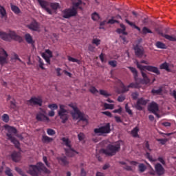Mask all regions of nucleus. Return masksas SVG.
Listing matches in <instances>:
<instances>
[{
  "instance_id": "obj_1",
  "label": "nucleus",
  "mask_w": 176,
  "mask_h": 176,
  "mask_svg": "<svg viewBox=\"0 0 176 176\" xmlns=\"http://www.w3.org/2000/svg\"><path fill=\"white\" fill-rule=\"evenodd\" d=\"M136 65L138 68L141 71L142 76L143 79L141 80V83L142 85H148V83L151 82V79L148 78V76L146 74L144 71L146 69V71H148L149 72H153V74H155L156 75H160V71L159 70V68L155 67V66H144L141 64H140V62H136Z\"/></svg>"
},
{
  "instance_id": "obj_2",
  "label": "nucleus",
  "mask_w": 176,
  "mask_h": 176,
  "mask_svg": "<svg viewBox=\"0 0 176 176\" xmlns=\"http://www.w3.org/2000/svg\"><path fill=\"white\" fill-rule=\"evenodd\" d=\"M42 171L45 174H50V170L45 166L43 163L38 162L36 165H29L27 173L32 176H39V173Z\"/></svg>"
},
{
  "instance_id": "obj_3",
  "label": "nucleus",
  "mask_w": 176,
  "mask_h": 176,
  "mask_svg": "<svg viewBox=\"0 0 176 176\" xmlns=\"http://www.w3.org/2000/svg\"><path fill=\"white\" fill-rule=\"evenodd\" d=\"M69 107H70V108H72L73 111H74V113L72 114L73 118H74L75 115H76L78 116V119H79L78 123H80V122H83V124H82V127H85L87 126V124H89V116L85 114V113L80 111L76 104L71 103L69 104Z\"/></svg>"
},
{
  "instance_id": "obj_4",
  "label": "nucleus",
  "mask_w": 176,
  "mask_h": 176,
  "mask_svg": "<svg viewBox=\"0 0 176 176\" xmlns=\"http://www.w3.org/2000/svg\"><path fill=\"white\" fill-rule=\"evenodd\" d=\"M0 38L6 42H11L13 41H17L18 42H23V38L15 32H10L9 33H6L5 32L0 31Z\"/></svg>"
},
{
  "instance_id": "obj_5",
  "label": "nucleus",
  "mask_w": 176,
  "mask_h": 176,
  "mask_svg": "<svg viewBox=\"0 0 176 176\" xmlns=\"http://www.w3.org/2000/svg\"><path fill=\"white\" fill-rule=\"evenodd\" d=\"M7 129L8 131V133L6 134L8 140H10V141L14 144V146L17 149H20V142H19V140H17V139L13 136L14 134H17V129L9 125H7Z\"/></svg>"
},
{
  "instance_id": "obj_6",
  "label": "nucleus",
  "mask_w": 176,
  "mask_h": 176,
  "mask_svg": "<svg viewBox=\"0 0 176 176\" xmlns=\"http://www.w3.org/2000/svg\"><path fill=\"white\" fill-rule=\"evenodd\" d=\"M120 150V144L117 143L116 145L109 144L106 149H102L101 152L107 156H115Z\"/></svg>"
},
{
  "instance_id": "obj_7",
  "label": "nucleus",
  "mask_w": 176,
  "mask_h": 176,
  "mask_svg": "<svg viewBox=\"0 0 176 176\" xmlns=\"http://www.w3.org/2000/svg\"><path fill=\"white\" fill-rule=\"evenodd\" d=\"M61 141H63L65 146H67V148H69L65 149L67 156L72 157V156L75 155V153H78V152L72 148V146H71V140H69V139L67 138H63L61 139Z\"/></svg>"
},
{
  "instance_id": "obj_8",
  "label": "nucleus",
  "mask_w": 176,
  "mask_h": 176,
  "mask_svg": "<svg viewBox=\"0 0 176 176\" xmlns=\"http://www.w3.org/2000/svg\"><path fill=\"white\" fill-rule=\"evenodd\" d=\"M95 134H98L99 135H104V134H109L111 133V124L109 123L106 124L104 126H100L99 128H96L94 130Z\"/></svg>"
},
{
  "instance_id": "obj_9",
  "label": "nucleus",
  "mask_w": 176,
  "mask_h": 176,
  "mask_svg": "<svg viewBox=\"0 0 176 176\" xmlns=\"http://www.w3.org/2000/svg\"><path fill=\"white\" fill-rule=\"evenodd\" d=\"M59 108L58 115L60 119H61L62 123H67V120H68V111L65 109V106L63 104H60Z\"/></svg>"
},
{
  "instance_id": "obj_10",
  "label": "nucleus",
  "mask_w": 176,
  "mask_h": 176,
  "mask_svg": "<svg viewBox=\"0 0 176 176\" xmlns=\"http://www.w3.org/2000/svg\"><path fill=\"white\" fill-rule=\"evenodd\" d=\"M133 50L135 52V55L138 58H145L146 57V54H145V50H144V47L138 44H136L133 45Z\"/></svg>"
},
{
  "instance_id": "obj_11",
  "label": "nucleus",
  "mask_w": 176,
  "mask_h": 176,
  "mask_svg": "<svg viewBox=\"0 0 176 176\" xmlns=\"http://www.w3.org/2000/svg\"><path fill=\"white\" fill-rule=\"evenodd\" d=\"M120 82V87L122 89V93H126L129 91V89H139L140 88V84L138 82H131L129 84V85L126 86L124 84L119 80Z\"/></svg>"
},
{
  "instance_id": "obj_12",
  "label": "nucleus",
  "mask_w": 176,
  "mask_h": 176,
  "mask_svg": "<svg viewBox=\"0 0 176 176\" xmlns=\"http://www.w3.org/2000/svg\"><path fill=\"white\" fill-rule=\"evenodd\" d=\"M62 14L63 19H70V17H74V16H76V14H78V11L75 8H67L62 12Z\"/></svg>"
},
{
  "instance_id": "obj_13",
  "label": "nucleus",
  "mask_w": 176,
  "mask_h": 176,
  "mask_svg": "<svg viewBox=\"0 0 176 176\" xmlns=\"http://www.w3.org/2000/svg\"><path fill=\"white\" fill-rule=\"evenodd\" d=\"M148 110L149 111V112H151V113L155 115L157 118H160V115L157 113V112L159 111V105L156 102H152L148 105Z\"/></svg>"
},
{
  "instance_id": "obj_14",
  "label": "nucleus",
  "mask_w": 176,
  "mask_h": 176,
  "mask_svg": "<svg viewBox=\"0 0 176 176\" xmlns=\"http://www.w3.org/2000/svg\"><path fill=\"white\" fill-rule=\"evenodd\" d=\"M8 56L9 54H8V52L4 49H0V65L3 66L5 64H8Z\"/></svg>"
},
{
  "instance_id": "obj_15",
  "label": "nucleus",
  "mask_w": 176,
  "mask_h": 176,
  "mask_svg": "<svg viewBox=\"0 0 176 176\" xmlns=\"http://www.w3.org/2000/svg\"><path fill=\"white\" fill-rule=\"evenodd\" d=\"M28 28L31 30V31L39 32L41 31V24L36 21L34 20L29 25H28Z\"/></svg>"
},
{
  "instance_id": "obj_16",
  "label": "nucleus",
  "mask_w": 176,
  "mask_h": 176,
  "mask_svg": "<svg viewBox=\"0 0 176 176\" xmlns=\"http://www.w3.org/2000/svg\"><path fill=\"white\" fill-rule=\"evenodd\" d=\"M28 102L30 104L29 105H31L32 107H34V105H38V107H42V102H43V101L41 98L34 97L29 100Z\"/></svg>"
},
{
  "instance_id": "obj_17",
  "label": "nucleus",
  "mask_w": 176,
  "mask_h": 176,
  "mask_svg": "<svg viewBox=\"0 0 176 176\" xmlns=\"http://www.w3.org/2000/svg\"><path fill=\"white\" fill-rule=\"evenodd\" d=\"M146 104H148V100H145L144 98H140L138 100L135 107L138 111H142L144 108L141 105H146Z\"/></svg>"
},
{
  "instance_id": "obj_18",
  "label": "nucleus",
  "mask_w": 176,
  "mask_h": 176,
  "mask_svg": "<svg viewBox=\"0 0 176 176\" xmlns=\"http://www.w3.org/2000/svg\"><path fill=\"white\" fill-rule=\"evenodd\" d=\"M38 2L40 5V6L46 10L47 12H48V14H53V12H52V10L49 8L47 6H49V2L45 1V0H38Z\"/></svg>"
},
{
  "instance_id": "obj_19",
  "label": "nucleus",
  "mask_w": 176,
  "mask_h": 176,
  "mask_svg": "<svg viewBox=\"0 0 176 176\" xmlns=\"http://www.w3.org/2000/svg\"><path fill=\"white\" fill-rule=\"evenodd\" d=\"M11 159L13 162H17L21 160V153L20 152L14 151L11 154Z\"/></svg>"
},
{
  "instance_id": "obj_20",
  "label": "nucleus",
  "mask_w": 176,
  "mask_h": 176,
  "mask_svg": "<svg viewBox=\"0 0 176 176\" xmlns=\"http://www.w3.org/2000/svg\"><path fill=\"white\" fill-rule=\"evenodd\" d=\"M38 122H49V118L42 113H38L36 116Z\"/></svg>"
},
{
  "instance_id": "obj_21",
  "label": "nucleus",
  "mask_w": 176,
  "mask_h": 176,
  "mask_svg": "<svg viewBox=\"0 0 176 176\" xmlns=\"http://www.w3.org/2000/svg\"><path fill=\"white\" fill-rule=\"evenodd\" d=\"M155 170L157 175H163V174H164V168L160 163H157L155 165Z\"/></svg>"
},
{
  "instance_id": "obj_22",
  "label": "nucleus",
  "mask_w": 176,
  "mask_h": 176,
  "mask_svg": "<svg viewBox=\"0 0 176 176\" xmlns=\"http://www.w3.org/2000/svg\"><path fill=\"white\" fill-rule=\"evenodd\" d=\"M82 5H83L84 6L85 5H86V3H84L83 1H82V0H75L73 3V6H74V8H77V9H80V10H82L83 9Z\"/></svg>"
},
{
  "instance_id": "obj_23",
  "label": "nucleus",
  "mask_w": 176,
  "mask_h": 176,
  "mask_svg": "<svg viewBox=\"0 0 176 176\" xmlns=\"http://www.w3.org/2000/svg\"><path fill=\"white\" fill-rule=\"evenodd\" d=\"M120 27L121 28H118L116 32L118 34H122V35H127L128 33L126 32V26L123 23H121L120 24Z\"/></svg>"
},
{
  "instance_id": "obj_24",
  "label": "nucleus",
  "mask_w": 176,
  "mask_h": 176,
  "mask_svg": "<svg viewBox=\"0 0 176 176\" xmlns=\"http://www.w3.org/2000/svg\"><path fill=\"white\" fill-rule=\"evenodd\" d=\"M0 17L1 19H8V13L3 6L0 5Z\"/></svg>"
},
{
  "instance_id": "obj_25",
  "label": "nucleus",
  "mask_w": 176,
  "mask_h": 176,
  "mask_svg": "<svg viewBox=\"0 0 176 176\" xmlns=\"http://www.w3.org/2000/svg\"><path fill=\"white\" fill-rule=\"evenodd\" d=\"M160 35L162 36L163 38H165V39H167L168 41H170V42H176V38L174 36H170V35L166 34L163 32H160Z\"/></svg>"
},
{
  "instance_id": "obj_26",
  "label": "nucleus",
  "mask_w": 176,
  "mask_h": 176,
  "mask_svg": "<svg viewBox=\"0 0 176 176\" xmlns=\"http://www.w3.org/2000/svg\"><path fill=\"white\" fill-rule=\"evenodd\" d=\"M58 163L61 164L62 166H67L69 164V162L68 160H67V157H60L57 158Z\"/></svg>"
},
{
  "instance_id": "obj_27",
  "label": "nucleus",
  "mask_w": 176,
  "mask_h": 176,
  "mask_svg": "<svg viewBox=\"0 0 176 176\" xmlns=\"http://www.w3.org/2000/svg\"><path fill=\"white\" fill-rule=\"evenodd\" d=\"M25 39L29 45H32V46H34V43H35V42L34 41V39H32V36H31V34H26L25 35Z\"/></svg>"
},
{
  "instance_id": "obj_28",
  "label": "nucleus",
  "mask_w": 176,
  "mask_h": 176,
  "mask_svg": "<svg viewBox=\"0 0 176 176\" xmlns=\"http://www.w3.org/2000/svg\"><path fill=\"white\" fill-rule=\"evenodd\" d=\"M125 22L126 23V24H129V25H130L133 28H135V30H138L139 32H141V28L137 26L135 24H134V23L129 21V19H125Z\"/></svg>"
},
{
  "instance_id": "obj_29",
  "label": "nucleus",
  "mask_w": 176,
  "mask_h": 176,
  "mask_svg": "<svg viewBox=\"0 0 176 176\" xmlns=\"http://www.w3.org/2000/svg\"><path fill=\"white\" fill-rule=\"evenodd\" d=\"M52 141H53V138L47 135L42 136V142H43V144H50V142H52Z\"/></svg>"
},
{
  "instance_id": "obj_30",
  "label": "nucleus",
  "mask_w": 176,
  "mask_h": 176,
  "mask_svg": "<svg viewBox=\"0 0 176 176\" xmlns=\"http://www.w3.org/2000/svg\"><path fill=\"white\" fill-rule=\"evenodd\" d=\"M128 68L133 74L135 80H137V78H138V72L137 71V69L133 67H128Z\"/></svg>"
},
{
  "instance_id": "obj_31",
  "label": "nucleus",
  "mask_w": 176,
  "mask_h": 176,
  "mask_svg": "<svg viewBox=\"0 0 176 176\" xmlns=\"http://www.w3.org/2000/svg\"><path fill=\"white\" fill-rule=\"evenodd\" d=\"M138 131H140V129H138V126H135L131 131L132 137H134V138H138V137H140V135H138Z\"/></svg>"
},
{
  "instance_id": "obj_32",
  "label": "nucleus",
  "mask_w": 176,
  "mask_h": 176,
  "mask_svg": "<svg viewBox=\"0 0 176 176\" xmlns=\"http://www.w3.org/2000/svg\"><path fill=\"white\" fill-rule=\"evenodd\" d=\"M11 6V10H12L14 12V13H15V14H19V13H20V8H19V7H17V6H14L13 4H10Z\"/></svg>"
},
{
  "instance_id": "obj_33",
  "label": "nucleus",
  "mask_w": 176,
  "mask_h": 176,
  "mask_svg": "<svg viewBox=\"0 0 176 176\" xmlns=\"http://www.w3.org/2000/svg\"><path fill=\"white\" fill-rule=\"evenodd\" d=\"M155 45L157 47V49H167V46L166 45V44L160 41H157L155 43Z\"/></svg>"
},
{
  "instance_id": "obj_34",
  "label": "nucleus",
  "mask_w": 176,
  "mask_h": 176,
  "mask_svg": "<svg viewBox=\"0 0 176 176\" xmlns=\"http://www.w3.org/2000/svg\"><path fill=\"white\" fill-rule=\"evenodd\" d=\"M160 69H165L168 72H170V67H168V64L167 63H164L160 66Z\"/></svg>"
},
{
  "instance_id": "obj_35",
  "label": "nucleus",
  "mask_w": 176,
  "mask_h": 176,
  "mask_svg": "<svg viewBox=\"0 0 176 176\" xmlns=\"http://www.w3.org/2000/svg\"><path fill=\"white\" fill-rule=\"evenodd\" d=\"M67 60H68V61H70L71 63H77V64L80 65V61L78 59L73 58L70 56H67Z\"/></svg>"
},
{
  "instance_id": "obj_36",
  "label": "nucleus",
  "mask_w": 176,
  "mask_h": 176,
  "mask_svg": "<svg viewBox=\"0 0 176 176\" xmlns=\"http://www.w3.org/2000/svg\"><path fill=\"white\" fill-rule=\"evenodd\" d=\"M99 93H100V96H103V97H105L106 98L108 97H110V96H111L110 94H108V92L107 91L103 90V89H100L99 91Z\"/></svg>"
},
{
  "instance_id": "obj_37",
  "label": "nucleus",
  "mask_w": 176,
  "mask_h": 176,
  "mask_svg": "<svg viewBox=\"0 0 176 176\" xmlns=\"http://www.w3.org/2000/svg\"><path fill=\"white\" fill-rule=\"evenodd\" d=\"M162 91H163V88L162 87H160L158 89H153L151 90L152 94H157V95L160 94Z\"/></svg>"
},
{
  "instance_id": "obj_38",
  "label": "nucleus",
  "mask_w": 176,
  "mask_h": 176,
  "mask_svg": "<svg viewBox=\"0 0 176 176\" xmlns=\"http://www.w3.org/2000/svg\"><path fill=\"white\" fill-rule=\"evenodd\" d=\"M10 108L11 109H16V108H17V105L16 104V100L12 99V100L10 102Z\"/></svg>"
},
{
  "instance_id": "obj_39",
  "label": "nucleus",
  "mask_w": 176,
  "mask_h": 176,
  "mask_svg": "<svg viewBox=\"0 0 176 176\" xmlns=\"http://www.w3.org/2000/svg\"><path fill=\"white\" fill-rule=\"evenodd\" d=\"M50 8L53 9V10H57V9L60 8V4L58 3H51Z\"/></svg>"
},
{
  "instance_id": "obj_40",
  "label": "nucleus",
  "mask_w": 176,
  "mask_h": 176,
  "mask_svg": "<svg viewBox=\"0 0 176 176\" xmlns=\"http://www.w3.org/2000/svg\"><path fill=\"white\" fill-rule=\"evenodd\" d=\"M138 170H139L140 173H144V171H145V170H146V166L144 164H140L138 165Z\"/></svg>"
},
{
  "instance_id": "obj_41",
  "label": "nucleus",
  "mask_w": 176,
  "mask_h": 176,
  "mask_svg": "<svg viewBox=\"0 0 176 176\" xmlns=\"http://www.w3.org/2000/svg\"><path fill=\"white\" fill-rule=\"evenodd\" d=\"M1 120H3V122H4L5 123H8L9 122V115L4 113L1 116Z\"/></svg>"
},
{
  "instance_id": "obj_42",
  "label": "nucleus",
  "mask_w": 176,
  "mask_h": 176,
  "mask_svg": "<svg viewBox=\"0 0 176 176\" xmlns=\"http://www.w3.org/2000/svg\"><path fill=\"white\" fill-rule=\"evenodd\" d=\"M104 108H105V109H113V108H115V105L112 104L104 103Z\"/></svg>"
},
{
  "instance_id": "obj_43",
  "label": "nucleus",
  "mask_w": 176,
  "mask_h": 176,
  "mask_svg": "<svg viewBox=\"0 0 176 176\" xmlns=\"http://www.w3.org/2000/svg\"><path fill=\"white\" fill-rule=\"evenodd\" d=\"M142 34H144V35H146V34H152V32H151V30H149L148 28H146V27H144L143 28H142Z\"/></svg>"
},
{
  "instance_id": "obj_44",
  "label": "nucleus",
  "mask_w": 176,
  "mask_h": 176,
  "mask_svg": "<svg viewBox=\"0 0 176 176\" xmlns=\"http://www.w3.org/2000/svg\"><path fill=\"white\" fill-rule=\"evenodd\" d=\"M92 44L96 45V46H100V45L101 44V40L98 38H93Z\"/></svg>"
},
{
  "instance_id": "obj_45",
  "label": "nucleus",
  "mask_w": 176,
  "mask_h": 176,
  "mask_svg": "<svg viewBox=\"0 0 176 176\" xmlns=\"http://www.w3.org/2000/svg\"><path fill=\"white\" fill-rule=\"evenodd\" d=\"M91 19H92V20H94V21H97V20H98L100 19V15H98V14H97V12H94L91 14Z\"/></svg>"
},
{
  "instance_id": "obj_46",
  "label": "nucleus",
  "mask_w": 176,
  "mask_h": 176,
  "mask_svg": "<svg viewBox=\"0 0 176 176\" xmlns=\"http://www.w3.org/2000/svg\"><path fill=\"white\" fill-rule=\"evenodd\" d=\"M125 111L127 113H129V115H133V111L130 109V107H129L128 104H125Z\"/></svg>"
},
{
  "instance_id": "obj_47",
  "label": "nucleus",
  "mask_w": 176,
  "mask_h": 176,
  "mask_svg": "<svg viewBox=\"0 0 176 176\" xmlns=\"http://www.w3.org/2000/svg\"><path fill=\"white\" fill-rule=\"evenodd\" d=\"M47 133L48 134V135H54L56 134V131L52 129H47Z\"/></svg>"
},
{
  "instance_id": "obj_48",
  "label": "nucleus",
  "mask_w": 176,
  "mask_h": 176,
  "mask_svg": "<svg viewBox=\"0 0 176 176\" xmlns=\"http://www.w3.org/2000/svg\"><path fill=\"white\" fill-rule=\"evenodd\" d=\"M109 65H110L113 68H115L118 65V62L116 60H110L109 61Z\"/></svg>"
},
{
  "instance_id": "obj_49",
  "label": "nucleus",
  "mask_w": 176,
  "mask_h": 176,
  "mask_svg": "<svg viewBox=\"0 0 176 176\" xmlns=\"http://www.w3.org/2000/svg\"><path fill=\"white\" fill-rule=\"evenodd\" d=\"M146 157L147 159H148V160H150V162H155L156 160H153V158L152 157V155H151V154L148 152L146 153Z\"/></svg>"
},
{
  "instance_id": "obj_50",
  "label": "nucleus",
  "mask_w": 176,
  "mask_h": 176,
  "mask_svg": "<svg viewBox=\"0 0 176 176\" xmlns=\"http://www.w3.org/2000/svg\"><path fill=\"white\" fill-rule=\"evenodd\" d=\"M89 91H90V93H92V94H96L98 93V91L97 90L96 87H91L89 89Z\"/></svg>"
},
{
  "instance_id": "obj_51",
  "label": "nucleus",
  "mask_w": 176,
  "mask_h": 176,
  "mask_svg": "<svg viewBox=\"0 0 176 176\" xmlns=\"http://www.w3.org/2000/svg\"><path fill=\"white\" fill-rule=\"evenodd\" d=\"M42 56L45 60L46 63H47V64H50V58H52L50 56H47L45 54H43Z\"/></svg>"
},
{
  "instance_id": "obj_52",
  "label": "nucleus",
  "mask_w": 176,
  "mask_h": 176,
  "mask_svg": "<svg viewBox=\"0 0 176 176\" xmlns=\"http://www.w3.org/2000/svg\"><path fill=\"white\" fill-rule=\"evenodd\" d=\"M48 108L50 109H58V106H57V104H50L48 105Z\"/></svg>"
},
{
  "instance_id": "obj_53",
  "label": "nucleus",
  "mask_w": 176,
  "mask_h": 176,
  "mask_svg": "<svg viewBox=\"0 0 176 176\" xmlns=\"http://www.w3.org/2000/svg\"><path fill=\"white\" fill-rule=\"evenodd\" d=\"M124 100H126V96H124V95H120L118 98V101L119 102H123V101H124Z\"/></svg>"
},
{
  "instance_id": "obj_54",
  "label": "nucleus",
  "mask_w": 176,
  "mask_h": 176,
  "mask_svg": "<svg viewBox=\"0 0 176 176\" xmlns=\"http://www.w3.org/2000/svg\"><path fill=\"white\" fill-rule=\"evenodd\" d=\"M140 96V94H138V92H133L131 94V97L133 98V100H137V98H138Z\"/></svg>"
},
{
  "instance_id": "obj_55",
  "label": "nucleus",
  "mask_w": 176,
  "mask_h": 176,
  "mask_svg": "<svg viewBox=\"0 0 176 176\" xmlns=\"http://www.w3.org/2000/svg\"><path fill=\"white\" fill-rule=\"evenodd\" d=\"M78 138L79 141H83L85 140V133H80L78 135Z\"/></svg>"
},
{
  "instance_id": "obj_56",
  "label": "nucleus",
  "mask_w": 176,
  "mask_h": 176,
  "mask_svg": "<svg viewBox=\"0 0 176 176\" xmlns=\"http://www.w3.org/2000/svg\"><path fill=\"white\" fill-rule=\"evenodd\" d=\"M5 173L6 175L8 176H13V173H12V170H10L9 168H6Z\"/></svg>"
},
{
  "instance_id": "obj_57",
  "label": "nucleus",
  "mask_w": 176,
  "mask_h": 176,
  "mask_svg": "<svg viewBox=\"0 0 176 176\" xmlns=\"http://www.w3.org/2000/svg\"><path fill=\"white\" fill-rule=\"evenodd\" d=\"M157 141L160 142L162 145H164L167 142V139H157Z\"/></svg>"
},
{
  "instance_id": "obj_58",
  "label": "nucleus",
  "mask_w": 176,
  "mask_h": 176,
  "mask_svg": "<svg viewBox=\"0 0 176 176\" xmlns=\"http://www.w3.org/2000/svg\"><path fill=\"white\" fill-rule=\"evenodd\" d=\"M120 108L118 109H115L113 111V113H122V111H123V109H122V107L119 106Z\"/></svg>"
},
{
  "instance_id": "obj_59",
  "label": "nucleus",
  "mask_w": 176,
  "mask_h": 176,
  "mask_svg": "<svg viewBox=\"0 0 176 176\" xmlns=\"http://www.w3.org/2000/svg\"><path fill=\"white\" fill-rule=\"evenodd\" d=\"M102 113L103 115H106V116H108L109 118H112V113L109 111H102Z\"/></svg>"
},
{
  "instance_id": "obj_60",
  "label": "nucleus",
  "mask_w": 176,
  "mask_h": 176,
  "mask_svg": "<svg viewBox=\"0 0 176 176\" xmlns=\"http://www.w3.org/2000/svg\"><path fill=\"white\" fill-rule=\"evenodd\" d=\"M115 23H119V21L118 20H115V19H109L107 21V24H115Z\"/></svg>"
},
{
  "instance_id": "obj_61",
  "label": "nucleus",
  "mask_w": 176,
  "mask_h": 176,
  "mask_svg": "<svg viewBox=\"0 0 176 176\" xmlns=\"http://www.w3.org/2000/svg\"><path fill=\"white\" fill-rule=\"evenodd\" d=\"M43 160L44 162V163L46 164L47 167H50V164H49V162H47V157H43Z\"/></svg>"
},
{
  "instance_id": "obj_62",
  "label": "nucleus",
  "mask_w": 176,
  "mask_h": 176,
  "mask_svg": "<svg viewBox=\"0 0 176 176\" xmlns=\"http://www.w3.org/2000/svg\"><path fill=\"white\" fill-rule=\"evenodd\" d=\"M144 146H145V148H146L148 151H149L150 152H151V151H152V150L151 149V148L149 147V142L146 141L145 143H144Z\"/></svg>"
},
{
  "instance_id": "obj_63",
  "label": "nucleus",
  "mask_w": 176,
  "mask_h": 176,
  "mask_svg": "<svg viewBox=\"0 0 176 176\" xmlns=\"http://www.w3.org/2000/svg\"><path fill=\"white\" fill-rule=\"evenodd\" d=\"M94 49H96V47L94 46H93L91 44H89L88 46V50L89 52H94Z\"/></svg>"
},
{
  "instance_id": "obj_64",
  "label": "nucleus",
  "mask_w": 176,
  "mask_h": 176,
  "mask_svg": "<svg viewBox=\"0 0 176 176\" xmlns=\"http://www.w3.org/2000/svg\"><path fill=\"white\" fill-rule=\"evenodd\" d=\"M80 176H86V171L84 168L81 169Z\"/></svg>"
}]
</instances>
